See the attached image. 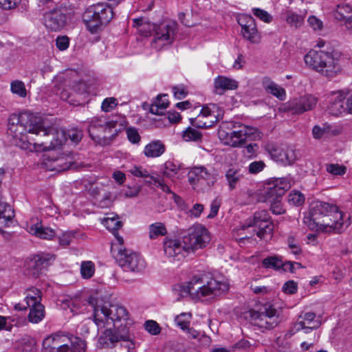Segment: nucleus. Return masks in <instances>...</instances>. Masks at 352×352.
Returning a JSON list of instances; mask_svg holds the SVG:
<instances>
[{
	"label": "nucleus",
	"mask_w": 352,
	"mask_h": 352,
	"mask_svg": "<svg viewBox=\"0 0 352 352\" xmlns=\"http://www.w3.org/2000/svg\"><path fill=\"white\" fill-rule=\"evenodd\" d=\"M221 206V199L219 198H215L210 204V212L208 215V218L212 219L214 218L219 212V209Z\"/></svg>",
	"instance_id": "nucleus-56"
},
{
	"label": "nucleus",
	"mask_w": 352,
	"mask_h": 352,
	"mask_svg": "<svg viewBox=\"0 0 352 352\" xmlns=\"http://www.w3.org/2000/svg\"><path fill=\"white\" fill-rule=\"evenodd\" d=\"M169 105L167 99V95H159L153 103L151 105L150 112L155 115L162 114V111L166 109Z\"/></svg>",
	"instance_id": "nucleus-35"
},
{
	"label": "nucleus",
	"mask_w": 352,
	"mask_h": 352,
	"mask_svg": "<svg viewBox=\"0 0 352 352\" xmlns=\"http://www.w3.org/2000/svg\"><path fill=\"white\" fill-rule=\"evenodd\" d=\"M95 272V265L92 261H83L80 266V273L83 278H91Z\"/></svg>",
	"instance_id": "nucleus-43"
},
{
	"label": "nucleus",
	"mask_w": 352,
	"mask_h": 352,
	"mask_svg": "<svg viewBox=\"0 0 352 352\" xmlns=\"http://www.w3.org/2000/svg\"><path fill=\"white\" fill-rule=\"evenodd\" d=\"M228 289L226 282L217 280L204 273H199L193 275L186 283L185 291L192 299L201 300L204 297L220 296Z\"/></svg>",
	"instance_id": "nucleus-2"
},
{
	"label": "nucleus",
	"mask_w": 352,
	"mask_h": 352,
	"mask_svg": "<svg viewBox=\"0 0 352 352\" xmlns=\"http://www.w3.org/2000/svg\"><path fill=\"white\" fill-rule=\"evenodd\" d=\"M265 164L263 161H255L249 165V172L252 174H256L262 171Z\"/></svg>",
	"instance_id": "nucleus-55"
},
{
	"label": "nucleus",
	"mask_w": 352,
	"mask_h": 352,
	"mask_svg": "<svg viewBox=\"0 0 352 352\" xmlns=\"http://www.w3.org/2000/svg\"><path fill=\"white\" fill-rule=\"evenodd\" d=\"M118 250L116 261L124 271L138 273L145 269V261L140 255L122 246H120Z\"/></svg>",
	"instance_id": "nucleus-12"
},
{
	"label": "nucleus",
	"mask_w": 352,
	"mask_h": 352,
	"mask_svg": "<svg viewBox=\"0 0 352 352\" xmlns=\"http://www.w3.org/2000/svg\"><path fill=\"white\" fill-rule=\"evenodd\" d=\"M164 252L171 261H180L185 257L184 253L188 252L183 241L166 237L164 241Z\"/></svg>",
	"instance_id": "nucleus-18"
},
{
	"label": "nucleus",
	"mask_w": 352,
	"mask_h": 352,
	"mask_svg": "<svg viewBox=\"0 0 352 352\" xmlns=\"http://www.w3.org/2000/svg\"><path fill=\"white\" fill-rule=\"evenodd\" d=\"M262 86L268 94L273 95L279 100H285L286 96L285 90L272 81L270 78L265 76L262 79Z\"/></svg>",
	"instance_id": "nucleus-25"
},
{
	"label": "nucleus",
	"mask_w": 352,
	"mask_h": 352,
	"mask_svg": "<svg viewBox=\"0 0 352 352\" xmlns=\"http://www.w3.org/2000/svg\"><path fill=\"white\" fill-rule=\"evenodd\" d=\"M102 223L108 230L112 232L119 245L122 246L124 239L118 232V230L122 226V221L118 220V217H107L104 219Z\"/></svg>",
	"instance_id": "nucleus-26"
},
{
	"label": "nucleus",
	"mask_w": 352,
	"mask_h": 352,
	"mask_svg": "<svg viewBox=\"0 0 352 352\" xmlns=\"http://www.w3.org/2000/svg\"><path fill=\"white\" fill-rule=\"evenodd\" d=\"M190 318L191 314L182 313L175 317V322L179 327H180L182 330L186 331V328L190 326Z\"/></svg>",
	"instance_id": "nucleus-44"
},
{
	"label": "nucleus",
	"mask_w": 352,
	"mask_h": 352,
	"mask_svg": "<svg viewBox=\"0 0 352 352\" xmlns=\"http://www.w3.org/2000/svg\"><path fill=\"white\" fill-rule=\"evenodd\" d=\"M214 85L217 91H221L219 94H222L226 90H234L238 87V82L231 78L219 76L215 78Z\"/></svg>",
	"instance_id": "nucleus-30"
},
{
	"label": "nucleus",
	"mask_w": 352,
	"mask_h": 352,
	"mask_svg": "<svg viewBox=\"0 0 352 352\" xmlns=\"http://www.w3.org/2000/svg\"><path fill=\"white\" fill-rule=\"evenodd\" d=\"M126 133L129 140L132 144H138L140 142L141 137L138 131L135 127H129L126 129Z\"/></svg>",
	"instance_id": "nucleus-51"
},
{
	"label": "nucleus",
	"mask_w": 352,
	"mask_h": 352,
	"mask_svg": "<svg viewBox=\"0 0 352 352\" xmlns=\"http://www.w3.org/2000/svg\"><path fill=\"white\" fill-rule=\"evenodd\" d=\"M113 17L112 8L107 3L89 6L82 14V21L91 34L102 31Z\"/></svg>",
	"instance_id": "nucleus-5"
},
{
	"label": "nucleus",
	"mask_w": 352,
	"mask_h": 352,
	"mask_svg": "<svg viewBox=\"0 0 352 352\" xmlns=\"http://www.w3.org/2000/svg\"><path fill=\"white\" fill-rule=\"evenodd\" d=\"M88 131L90 138L98 144H107L111 137L116 135L120 129H117L118 122L104 117H94L89 122Z\"/></svg>",
	"instance_id": "nucleus-7"
},
{
	"label": "nucleus",
	"mask_w": 352,
	"mask_h": 352,
	"mask_svg": "<svg viewBox=\"0 0 352 352\" xmlns=\"http://www.w3.org/2000/svg\"><path fill=\"white\" fill-rule=\"evenodd\" d=\"M167 230L163 223L156 222L149 226V237L151 239H156L159 236H165Z\"/></svg>",
	"instance_id": "nucleus-41"
},
{
	"label": "nucleus",
	"mask_w": 352,
	"mask_h": 352,
	"mask_svg": "<svg viewBox=\"0 0 352 352\" xmlns=\"http://www.w3.org/2000/svg\"><path fill=\"white\" fill-rule=\"evenodd\" d=\"M326 170L332 175L341 176L346 173V167L338 164H327L326 165Z\"/></svg>",
	"instance_id": "nucleus-45"
},
{
	"label": "nucleus",
	"mask_w": 352,
	"mask_h": 352,
	"mask_svg": "<svg viewBox=\"0 0 352 352\" xmlns=\"http://www.w3.org/2000/svg\"><path fill=\"white\" fill-rule=\"evenodd\" d=\"M345 98V95L342 92L332 93L328 97L327 109L329 113L334 116H339L347 111L349 113L347 102L344 101Z\"/></svg>",
	"instance_id": "nucleus-22"
},
{
	"label": "nucleus",
	"mask_w": 352,
	"mask_h": 352,
	"mask_svg": "<svg viewBox=\"0 0 352 352\" xmlns=\"http://www.w3.org/2000/svg\"><path fill=\"white\" fill-rule=\"evenodd\" d=\"M253 14L265 23H270L272 21V16L265 10L254 8L252 9Z\"/></svg>",
	"instance_id": "nucleus-50"
},
{
	"label": "nucleus",
	"mask_w": 352,
	"mask_h": 352,
	"mask_svg": "<svg viewBox=\"0 0 352 352\" xmlns=\"http://www.w3.org/2000/svg\"><path fill=\"white\" fill-rule=\"evenodd\" d=\"M316 314L314 312L305 313L303 316H300L298 321L294 324L295 331H298L301 329L305 330V333H309L313 329H318L321 322L316 319Z\"/></svg>",
	"instance_id": "nucleus-24"
},
{
	"label": "nucleus",
	"mask_w": 352,
	"mask_h": 352,
	"mask_svg": "<svg viewBox=\"0 0 352 352\" xmlns=\"http://www.w3.org/2000/svg\"><path fill=\"white\" fill-rule=\"evenodd\" d=\"M130 173L135 176L139 177H144V178H151V176L148 171L146 169L142 168V167L134 166L130 170Z\"/></svg>",
	"instance_id": "nucleus-58"
},
{
	"label": "nucleus",
	"mask_w": 352,
	"mask_h": 352,
	"mask_svg": "<svg viewBox=\"0 0 352 352\" xmlns=\"http://www.w3.org/2000/svg\"><path fill=\"white\" fill-rule=\"evenodd\" d=\"M21 2V0H0V8L3 10H12L15 8Z\"/></svg>",
	"instance_id": "nucleus-57"
},
{
	"label": "nucleus",
	"mask_w": 352,
	"mask_h": 352,
	"mask_svg": "<svg viewBox=\"0 0 352 352\" xmlns=\"http://www.w3.org/2000/svg\"><path fill=\"white\" fill-rule=\"evenodd\" d=\"M210 241L209 232L201 224H196L190 227L186 234L183 236V243H185L188 252L205 248Z\"/></svg>",
	"instance_id": "nucleus-11"
},
{
	"label": "nucleus",
	"mask_w": 352,
	"mask_h": 352,
	"mask_svg": "<svg viewBox=\"0 0 352 352\" xmlns=\"http://www.w3.org/2000/svg\"><path fill=\"white\" fill-rule=\"evenodd\" d=\"M241 27V33L244 38L252 43H258L261 34L257 29L255 19L250 15L243 14L238 19Z\"/></svg>",
	"instance_id": "nucleus-15"
},
{
	"label": "nucleus",
	"mask_w": 352,
	"mask_h": 352,
	"mask_svg": "<svg viewBox=\"0 0 352 352\" xmlns=\"http://www.w3.org/2000/svg\"><path fill=\"white\" fill-rule=\"evenodd\" d=\"M11 91L21 97L26 96V89L23 82L16 80L11 83Z\"/></svg>",
	"instance_id": "nucleus-49"
},
{
	"label": "nucleus",
	"mask_w": 352,
	"mask_h": 352,
	"mask_svg": "<svg viewBox=\"0 0 352 352\" xmlns=\"http://www.w3.org/2000/svg\"><path fill=\"white\" fill-rule=\"evenodd\" d=\"M25 300L28 307L35 306V305L37 304H41L42 293L40 289L35 287H31L25 291Z\"/></svg>",
	"instance_id": "nucleus-37"
},
{
	"label": "nucleus",
	"mask_w": 352,
	"mask_h": 352,
	"mask_svg": "<svg viewBox=\"0 0 352 352\" xmlns=\"http://www.w3.org/2000/svg\"><path fill=\"white\" fill-rule=\"evenodd\" d=\"M262 265L265 268H271L274 270H279L282 267L285 268V263H284L281 258L277 256H268L262 261Z\"/></svg>",
	"instance_id": "nucleus-40"
},
{
	"label": "nucleus",
	"mask_w": 352,
	"mask_h": 352,
	"mask_svg": "<svg viewBox=\"0 0 352 352\" xmlns=\"http://www.w3.org/2000/svg\"><path fill=\"white\" fill-rule=\"evenodd\" d=\"M318 103V98L312 95H305L289 101L288 109L295 113H302L312 110Z\"/></svg>",
	"instance_id": "nucleus-20"
},
{
	"label": "nucleus",
	"mask_w": 352,
	"mask_h": 352,
	"mask_svg": "<svg viewBox=\"0 0 352 352\" xmlns=\"http://www.w3.org/2000/svg\"><path fill=\"white\" fill-rule=\"evenodd\" d=\"M153 23H150L144 17L135 18L133 19V26L140 30L142 27H152Z\"/></svg>",
	"instance_id": "nucleus-61"
},
{
	"label": "nucleus",
	"mask_w": 352,
	"mask_h": 352,
	"mask_svg": "<svg viewBox=\"0 0 352 352\" xmlns=\"http://www.w3.org/2000/svg\"><path fill=\"white\" fill-rule=\"evenodd\" d=\"M287 244L292 253L294 255H298L302 252L299 243L297 242L294 237L290 236L288 238Z\"/></svg>",
	"instance_id": "nucleus-53"
},
{
	"label": "nucleus",
	"mask_w": 352,
	"mask_h": 352,
	"mask_svg": "<svg viewBox=\"0 0 352 352\" xmlns=\"http://www.w3.org/2000/svg\"><path fill=\"white\" fill-rule=\"evenodd\" d=\"M258 230L256 231V235L263 239L267 234H271L274 230V226L272 221H271V218L267 220H265L263 221L261 226H257Z\"/></svg>",
	"instance_id": "nucleus-42"
},
{
	"label": "nucleus",
	"mask_w": 352,
	"mask_h": 352,
	"mask_svg": "<svg viewBox=\"0 0 352 352\" xmlns=\"http://www.w3.org/2000/svg\"><path fill=\"white\" fill-rule=\"evenodd\" d=\"M29 308L28 320L30 322L37 324L45 317V307L41 303Z\"/></svg>",
	"instance_id": "nucleus-36"
},
{
	"label": "nucleus",
	"mask_w": 352,
	"mask_h": 352,
	"mask_svg": "<svg viewBox=\"0 0 352 352\" xmlns=\"http://www.w3.org/2000/svg\"><path fill=\"white\" fill-rule=\"evenodd\" d=\"M219 137L224 142L225 144L232 147H238L243 146L248 140H251L259 138L260 135L255 128L240 126V129L234 130L230 133L221 129L219 131Z\"/></svg>",
	"instance_id": "nucleus-9"
},
{
	"label": "nucleus",
	"mask_w": 352,
	"mask_h": 352,
	"mask_svg": "<svg viewBox=\"0 0 352 352\" xmlns=\"http://www.w3.org/2000/svg\"><path fill=\"white\" fill-rule=\"evenodd\" d=\"M264 199L263 201L270 204V210L274 214H281L285 213V210L282 207L281 198L276 196H271L269 192H264Z\"/></svg>",
	"instance_id": "nucleus-33"
},
{
	"label": "nucleus",
	"mask_w": 352,
	"mask_h": 352,
	"mask_svg": "<svg viewBox=\"0 0 352 352\" xmlns=\"http://www.w3.org/2000/svg\"><path fill=\"white\" fill-rule=\"evenodd\" d=\"M67 135L73 142L78 143L82 138V133L80 130L72 129L68 131Z\"/></svg>",
	"instance_id": "nucleus-63"
},
{
	"label": "nucleus",
	"mask_w": 352,
	"mask_h": 352,
	"mask_svg": "<svg viewBox=\"0 0 352 352\" xmlns=\"http://www.w3.org/2000/svg\"><path fill=\"white\" fill-rule=\"evenodd\" d=\"M308 23L314 30H321L322 28V22L315 16H309Z\"/></svg>",
	"instance_id": "nucleus-64"
},
{
	"label": "nucleus",
	"mask_w": 352,
	"mask_h": 352,
	"mask_svg": "<svg viewBox=\"0 0 352 352\" xmlns=\"http://www.w3.org/2000/svg\"><path fill=\"white\" fill-rule=\"evenodd\" d=\"M305 201V197L303 194L300 192H294L289 193L288 196V202L294 206H301Z\"/></svg>",
	"instance_id": "nucleus-48"
},
{
	"label": "nucleus",
	"mask_w": 352,
	"mask_h": 352,
	"mask_svg": "<svg viewBox=\"0 0 352 352\" xmlns=\"http://www.w3.org/2000/svg\"><path fill=\"white\" fill-rule=\"evenodd\" d=\"M144 325L146 330L152 335H158L161 331L160 327L154 320H148Z\"/></svg>",
	"instance_id": "nucleus-52"
},
{
	"label": "nucleus",
	"mask_w": 352,
	"mask_h": 352,
	"mask_svg": "<svg viewBox=\"0 0 352 352\" xmlns=\"http://www.w3.org/2000/svg\"><path fill=\"white\" fill-rule=\"evenodd\" d=\"M29 232L42 239L51 240L56 236L54 230L48 227H44L41 223H36L31 226Z\"/></svg>",
	"instance_id": "nucleus-27"
},
{
	"label": "nucleus",
	"mask_w": 352,
	"mask_h": 352,
	"mask_svg": "<svg viewBox=\"0 0 352 352\" xmlns=\"http://www.w3.org/2000/svg\"><path fill=\"white\" fill-rule=\"evenodd\" d=\"M297 284L294 280L286 282L283 287V291L285 294H293L297 292Z\"/></svg>",
	"instance_id": "nucleus-59"
},
{
	"label": "nucleus",
	"mask_w": 352,
	"mask_h": 352,
	"mask_svg": "<svg viewBox=\"0 0 352 352\" xmlns=\"http://www.w3.org/2000/svg\"><path fill=\"white\" fill-rule=\"evenodd\" d=\"M352 12V6L346 3L338 4L333 10V17L338 21H344L346 18L350 17Z\"/></svg>",
	"instance_id": "nucleus-34"
},
{
	"label": "nucleus",
	"mask_w": 352,
	"mask_h": 352,
	"mask_svg": "<svg viewBox=\"0 0 352 352\" xmlns=\"http://www.w3.org/2000/svg\"><path fill=\"white\" fill-rule=\"evenodd\" d=\"M14 210L8 203L0 201V233L6 239L10 237V233L3 230V228L11 227L14 224Z\"/></svg>",
	"instance_id": "nucleus-23"
},
{
	"label": "nucleus",
	"mask_w": 352,
	"mask_h": 352,
	"mask_svg": "<svg viewBox=\"0 0 352 352\" xmlns=\"http://www.w3.org/2000/svg\"><path fill=\"white\" fill-rule=\"evenodd\" d=\"M140 191V186L129 187L126 190H123L122 193L126 198L135 197L138 195Z\"/></svg>",
	"instance_id": "nucleus-60"
},
{
	"label": "nucleus",
	"mask_w": 352,
	"mask_h": 352,
	"mask_svg": "<svg viewBox=\"0 0 352 352\" xmlns=\"http://www.w3.org/2000/svg\"><path fill=\"white\" fill-rule=\"evenodd\" d=\"M45 26L51 31L62 30L66 24V15L58 8H54L44 14Z\"/></svg>",
	"instance_id": "nucleus-21"
},
{
	"label": "nucleus",
	"mask_w": 352,
	"mask_h": 352,
	"mask_svg": "<svg viewBox=\"0 0 352 352\" xmlns=\"http://www.w3.org/2000/svg\"><path fill=\"white\" fill-rule=\"evenodd\" d=\"M56 45L60 51H64L69 47V39L67 36H58L56 39Z\"/></svg>",
	"instance_id": "nucleus-54"
},
{
	"label": "nucleus",
	"mask_w": 352,
	"mask_h": 352,
	"mask_svg": "<svg viewBox=\"0 0 352 352\" xmlns=\"http://www.w3.org/2000/svg\"><path fill=\"white\" fill-rule=\"evenodd\" d=\"M202 137L201 133L197 129L188 127L183 133V138L186 141H199Z\"/></svg>",
	"instance_id": "nucleus-46"
},
{
	"label": "nucleus",
	"mask_w": 352,
	"mask_h": 352,
	"mask_svg": "<svg viewBox=\"0 0 352 352\" xmlns=\"http://www.w3.org/2000/svg\"><path fill=\"white\" fill-rule=\"evenodd\" d=\"M151 179H153V182L155 184L157 185V186L160 187L164 192L166 193H169L173 195L174 193L168 187V185L164 184L163 179H160L158 177H155L154 176H151Z\"/></svg>",
	"instance_id": "nucleus-62"
},
{
	"label": "nucleus",
	"mask_w": 352,
	"mask_h": 352,
	"mask_svg": "<svg viewBox=\"0 0 352 352\" xmlns=\"http://www.w3.org/2000/svg\"><path fill=\"white\" fill-rule=\"evenodd\" d=\"M226 179L230 190H234L238 182L244 177V171L239 167H231L226 173Z\"/></svg>",
	"instance_id": "nucleus-29"
},
{
	"label": "nucleus",
	"mask_w": 352,
	"mask_h": 352,
	"mask_svg": "<svg viewBox=\"0 0 352 352\" xmlns=\"http://www.w3.org/2000/svg\"><path fill=\"white\" fill-rule=\"evenodd\" d=\"M151 45L156 50H161L164 45L171 44L174 41L177 23L174 21H164L159 25L153 23Z\"/></svg>",
	"instance_id": "nucleus-10"
},
{
	"label": "nucleus",
	"mask_w": 352,
	"mask_h": 352,
	"mask_svg": "<svg viewBox=\"0 0 352 352\" xmlns=\"http://www.w3.org/2000/svg\"><path fill=\"white\" fill-rule=\"evenodd\" d=\"M210 173L203 166L194 167L188 174V182L191 185H195L200 179H208Z\"/></svg>",
	"instance_id": "nucleus-32"
},
{
	"label": "nucleus",
	"mask_w": 352,
	"mask_h": 352,
	"mask_svg": "<svg viewBox=\"0 0 352 352\" xmlns=\"http://www.w3.org/2000/svg\"><path fill=\"white\" fill-rule=\"evenodd\" d=\"M304 223L314 231L341 233L343 221L342 212L336 205L316 201L309 209V214L304 217Z\"/></svg>",
	"instance_id": "nucleus-1"
},
{
	"label": "nucleus",
	"mask_w": 352,
	"mask_h": 352,
	"mask_svg": "<svg viewBox=\"0 0 352 352\" xmlns=\"http://www.w3.org/2000/svg\"><path fill=\"white\" fill-rule=\"evenodd\" d=\"M265 150L272 160L285 166L292 164L296 160L295 150L292 147L269 143L265 146Z\"/></svg>",
	"instance_id": "nucleus-14"
},
{
	"label": "nucleus",
	"mask_w": 352,
	"mask_h": 352,
	"mask_svg": "<svg viewBox=\"0 0 352 352\" xmlns=\"http://www.w3.org/2000/svg\"><path fill=\"white\" fill-rule=\"evenodd\" d=\"M42 133L44 140L41 141V144H50L49 147L54 148L61 146L67 140L66 134L63 130H56L54 128L47 129L44 126L43 121L41 120V126L39 129V133Z\"/></svg>",
	"instance_id": "nucleus-19"
},
{
	"label": "nucleus",
	"mask_w": 352,
	"mask_h": 352,
	"mask_svg": "<svg viewBox=\"0 0 352 352\" xmlns=\"http://www.w3.org/2000/svg\"><path fill=\"white\" fill-rule=\"evenodd\" d=\"M249 314L251 322L260 329H272L280 322L277 310L269 303L261 305L258 310H250Z\"/></svg>",
	"instance_id": "nucleus-8"
},
{
	"label": "nucleus",
	"mask_w": 352,
	"mask_h": 352,
	"mask_svg": "<svg viewBox=\"0 0 352 352\" xmlns=\"http://www.w3.org/2000/svg\"><path fill=\"white\" fill-rule=\"evenodd\" d=\"M270 219V216L268 212L265 210L255 212L252 217L247 219L244 224H243L240 228L234 230V232L237 235L241 236L238 240L243 241V239L251 238L256 232L255 230H253V232L250 233V234L243 233V232L250 227L261 226L263 221Z\"/></svg>",
	"instance_id": "nucleus-17"
},
{
	"label": "nucleus",
	"mask_w": 352,
	"mask_h": 352,
	"mask_svg": "<svg viewBox=\"0 0 352 352\" xmlns=\"http://www.w3.org/2000/svg\"><path fill=\"white\" fill-rule=\"evenodd\" d=\"M118 100L111 97L105 98L101 104V109L104 112H110L118 106Z\"/></svg>",
	"instance_id": "nucleus-47"
},
{
	"label": "nucleus",
	"mask_w": 352,
	"mask_h": 352,
	"mask_svg": "<svg viewBox=\"0 0 352 352\" xmlns=\"http://www.w3.org/2000/svg\"><path fill=\"white\" fill-rule=\"evenodd\" d=\"M86 344L78 337L52 334L43 341V352H85Z\"/></svg>",
	"instance_id": "nucleus-6"
},
{
	"label": "nucleus",
	"mask_w": 352,
	"mask_h": 352,
	"mask_svg": "<svg viewBox=\"0 0 352 352\" xmlns=\"http://www.w3.org/2000/svg\"><path fill=\"white\" fill-rule=\"evenodd\" d=\"M182 168L181 164H175L172 161L166 162L162 167V175L164 177L174 180L175 177L178 174Z\"/></svg>",
	"instance_id": "nucleus-38"
},
{
	"label": "nucleus",
	"mask_w": 352,
	"mask_h": 352,
	"mask_svg": "<svg viewBox=\"0 0 352 352\" xmlns=\"http://www.w3.org/2000/svg\"><path fill=\"white\" fill-rule=\"evenodd\" d=\"M290 187V182L287 178H279L276 180L273 186L268 188L265 191L269 192L271 196L282 197Z\"/></svg>",
	"instance_id": "nucleus-28"
},
{
	"label": "nucleus",
	"mask_w": 352,
	"mask_h": 352,
	"mask_svg": "<svg viewBox=\"0 0 352 352\" xmlns=\"http://www.w3.org/2000/svg\"><path fill=\"white\" fill-rule=\"evenodd\" d=\"M341 53L337 51L311 50L304 57L307 66L328 78L341 72Z\"/></svg>",
	"instance_id": "nucleus-3"
},
{
	"label": "nucleus",
	"mask_w": 352,
	"mask_h": 352,
	"mask_svg": "<svg viewBox=\"0 0 352 352\" xmlns=\"http://www.w3.org/2000/svg\"><path fill=\"white\" fill-rule=\"evenodd\" d=\"M42 118L30 112L12 114L8 119V133L14 138L23 140L28 133L39 135Z\"/></svg>",
	"instance_id": "nucleus-4"
},
{
	"label": "nucleus",
	"mask_w": 352,
	"mask_h": 352,
	"mask_svg": "<svg viewBox=\"0 0 352 352\" xmlns=\"http://www.w3.org/2000/svg\"><path fill=\"white\" fill-rule=\"evenodd\" d=\"M165 152V146L160 140H155L144 147V153L147 157H157Z\"/></svg>",
	"instance_id": "nucleus-31"
},
{
	"label": "nucleus",
	"mask_w": 352,
	"mask_h": 352,
	"mask_svg": "<svg viewBox=\"0 0 352 352\" xmlns=\"http://www.w3.org/2000/svg\"><path fill=\"white\" fill-rule=\"evenodd\" d=\"M54 255L41 253L34 255L26 263V270L30 275L38 276L54 261Z\"/></svg>",
	"instance_id": "nucleus-16"
},
{
	"label": "nucleus",
	"mask_w": 352,
	"mask_h": 352,
	"mask_svg": "<svg viewBox=\"0 0 352 352\" xmlns=\"http://www.w3.org/2000/svg\"><path fill=\"white\" fill-rule=\"evenodd\" d=\"M283 18L291 27L296 28L300 27L303 23V17L291 10H287L283 13Z\"/></svg>",
	"instance_id": "nucleus-39"
},
{
	"label": "nucleus",
	"mask_w": 352,
	"mask_h": 352,
	"mask_svg": "<svg viewBox=\"0 0 352 352\" xmlns=\"http://www.w3.org/2000/svg\"><path fill=\"white\" fill-rule=\"evenodd\" d=\"M222 116V111L217 104H209L204 106L199 114L190 120L191 124L195 127L210 128L216 124Z\"/></svg>",
	"instance_id": "nucleus-13"
}]
</instances>
